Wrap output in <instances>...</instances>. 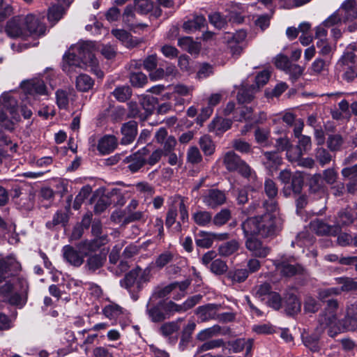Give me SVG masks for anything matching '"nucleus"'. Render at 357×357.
I'll list each match as a JSON object with an SVG mask.
<instances>
[{"mask_svg": "<svg viewBox=\"0 0 357 357\" xmlns=\"http://www.w3.org/2000/svg\"><path fill=\"white\" fill-rule=\"evenodd\" d=\"M264 214L247 218L241 224L244 236L256 234L269 237L275 234L280 229L281 218L279 216V206L277 200L263 202Z\"/></svg>", "mask_w": 357, "mask_h": 357, "instance_id": "obj_1", "label": "nucleus"}, {"mask_svg": "<svg viewBox=\"0 0 357 357\" xmlns=\"http://www.w3.org/2000/svg\"><path fill=\"white\" fill-rule=\"evenodd\" d=\"M92 48L93 46L89 43H82L71 47L69 52L63 56L64 70H66L67 66L69 68L91 67L98 77L102 78L104 73L98 68V61L92 52ZM68 71H70V69Z\"/></svg>", "mask_w": 357, "mask_h": 357, "instance_id": "obj_2", "label": "nucleus"}, {"mask_svg": "<svg viewBox=\"0 0 357 357\" xmlns=\"http://www.w3.org/2000/svg\"><path fill=\"white\" fill-rule=\"evenodd\" d=\"M29 289L27 281L22 278H13L0 286V298L2 301L22 307L26 302Z\"/></svg>", "mask_w": 357, "mask_h": 357, "instance_id": "obj_3", "label": "nucleus"}, {"mask_svg": "<svg viewBox=\"0 0 357 357\" xmlns=\"http://www.w3.org/2000/svg\"><path fill=\"white\" fill-rule=\"evenodd\" d=\"M151 266L144 269L137 266L125 275L124 278L121 280L120 284L128 291L134 301H137L139 298L137 294L151 280Z\"/></svg>", "mask_w": 357, "mask_h": 357, "instance_id": "obj_4", "label": "nucleus"}, {"mask_svg": "<svg viewBox=\"0 0 357 357\" xmlns=\"http://www.w3.org/2000/svg\"><path fill=\"white\" fill-rule=\"evenodd\" d=\"M17 101L9 93H4L0 97V126L12 131L15 121H20Z\"/></svg>", "mask_w": 357, "mask_h": 357, "instance_id": "obj_5", "label": "nucleus"}, {"mask_svg": "<svg viewBox=\"0 0 357 357\" xmlns=\"http://www.w3.org/2000/svg\"><path fill=\"white\" fill-rule=\"evenodd\" d=\"M223 164L229 172H238L246 178L256 177L255 172L234 151L227 152L223 157Z\"/></svg>", "mask_w": 357, "mask_h": 357, "instance_id": "obj_6", "label": "nucleus"}, {"mask_svg": "<svg viewBox=\"0 0 357 357\" xmlns=\"http://www.w3.org/2000/svg\"><path fill=\"white\" fill-rule=\"evenodd\" d=\"M356 56L352 51H346L336 64V70L342 73V78L347 82L357 77Z\"/></svg>", "mask_w": 357, "mask_h": 357, "instance_id": "obj_7", "label": "nucleus"}, {"mask_svg": "<svg viewBox=\"0 0 357 357\" xmlns=\"http://www.w3.org/2000/svg\"><path fill=\"white\" fill-rule=\"evenodd\" d=\"M149 153V150L146 147H144L127 156L124 159V162L128 165L127 168L132 173L139 172L146 164V157Z\"/></svg>", "mask_w": 357, "mask_h": 357, "instance_id": "obj_8", "label": "nucleus"}, {"mask_svg": "<svg viewBox=\"0 0 357 357\" xmlns=\"http://www.w3.org/2000/svg\"><path fill=\"white\" fill-rule=\"evenodd\" d=\"M44 17V15H27L24 17L25 28L32 35L37 36H44L47 31V26L42 22Z\"/></svg>", "mask_w": 357, "mask_h": 357, "instance_id": "obj_9", "label": "nucleus"}, {"mask_svg": "<svg viewBox=\"0 0 357 357\" xmlns=\"http://www.w3.org/2000/svg\"><path fill=\"white\" fill-rule=\"evenodd\" d=\"M20 264L13 257L0 259V283L7 278H14L20 270Z\"/></svg>", "mask_w": 357, "mask_h": 357, "instance_id": "obj_10", "label": "nucleus"}, {"mask_svg": "<svg viewBox=\"0 0 357 357\" xmlns=\"http://www.w3.org/2000/svg\"><path fill=\"white\" fill-rule=\"evenodd\" d=\"M255 234L245 236L246 238L245 247L257 257H266L269 253V248L264 245L261 241L255 236Z\"/></svg>", "mask_w": 357, "mask_h": 357, "instance_id": "obj_11", "label": "nucleus"}, {"mask_svg": "<svg viewBox=\"0 0 357 357\" xmlns=\"http://www.w3.org/2000/svg\"><path fill=\"white\" fill-rule=\"evenodd\" d=\"M107 242V236L106 235L100 237H96L93 240H84L77 244V248L82 252L85 256H88L89 253L96 252L102 245Z\"/></svg>", "mask_w": 357, "mask_h": 357, "instance_id": "obj_12", "label": "nucleus"}, {"mask_svg": "<svg viewBox=\"0 0 357 357\" xmlns=\"http://www.w3.org/2000/svg\"><path fill=\"white\" fill-rule=\"evenodd\" d=\"M203 202L211 208H215L226 202L225 192L218 189H210L202 196Z\"/></svg>", "mask_w": 357, "mask_h": 357, "instance_id": "obj_13", "label": "nucleus"}, {"mask_svg": "<svg viewBox=\"0 0 357 357\" xmlns=\"http://www.w3.org/2000/svg\"><path fill=\"white\" fill-rule=\"evenodd\" d=\"M25 24L24 17H15L8 21L6 26V32L7 35L13 38H16L24 36Z\"/></svg>", "mask_w": 357, "mask_h": 357, "instance_id": "obj_14", "label": "nucleus"}, {"mask_svg": "<svg viewBox=\"0 0 357 357\" xmlns=\"http://www.w3.org/2000/svg\"><path fill=\"white\" fill-rule=\"evenodd\" d=\"M64 259L75 267H79L84 261L85 255L71 245H65L63 248Z\"/></svg>", "mask_w": 357, "mask_h": 357, "instance_id": "obj_15", "label": "nucleus"}, {"mask_svg": "<svg viewBox=\"0 0 357 357\" xmlns=\"http://www.w3.org/2000/svg\"><path fill=\"white\" fill-rule=\"evenodd\" d=\"M218 309V305L208 303L199 306L195 310V314L202 322H204L211 319H219L217 314Z\"/></svg>", "mask_w": 357, "mask_h": 357, "instance_id": "obj_16", "label": "nucleus"}, {"mask_svg": "<svg viewBox=\"0 0 357 357\" xmlns=\"http://www.w3.org/2000/svg\"><path fill=\"white\" fill-rule=\"evenodd\" d=\"M342 331H354L357 329V312L351 305L347 307L344 317L339 321Z\"/></svg>", "mask_w": 357, "mask_h": 357, "instance_id": "obj_17", "label": "nucleus"}, {"mask_svg": "<svg viewBox=\"0 0 357 357\" xmlns=\"http://www.w3.org/2000/svg\"><path fill=\"white\" fill-rule=\"evenodd\" d=\"M23 91L30 95H46L47 89L44 82L40 79H33L23 82L21 84Z\"/></svg>", "mask_w": 357, "mask_h": 357, "instance_id": "obj_18", "label": "nucleus"}, {"mask_svg": "<svg viewBox=\"0 0 357 357\" xmlns=\"http://www.w3.org/2000/svg\"><path fill=\"white\" fill-rule=\"evenodd\" d=\"M298 138V144L296 149L295 150V153H292V151H288L287 152V155L291 161H296V160L302 156L303 153H305L311 149L312 142L310 137L307 135H302Z\"/></svg>", "mask_w": 357, "mask_h": 357, "instance_id": "obj_19", "label": "nucleus"}, {"mask_svg": "<svg viewBox=\"0 0 357 357\" xmlns=\"http://www.w3.org/2000/svg\"><path fill=\"white\" fill-rule=\"evenodd\" d=\"M310 228L318 235L335 236L339 227L335 225H329L322 220L316 219L310 222Z\"/></svg>", "mask_w": 357, "mask_h": 357, "instance_id": "obj_20", "label": "nucleus"}, {"mask_svg": "<svg viewBox=\"0 0 357 357\" xmlns=\"http://www.w3.org/2000/svg\"><path fill=\"white\" fill-rule=\"evenodd\" d=\"M303 185V178L298 174H293V178L289 182L285 183L282 188V193L287 197L291 194H300Z\"/></svg>", "mask_w": 357, "mask_h": 357, "instance_id": "obj_21", "label": "nucleus"}, {"mask_svg": "<svg viewBox=\"0 0 357 357\" xmlns=\"http://www.w3.org/2000/svg\"><path fill=\"white\" fill-rule=\"evenodd\" d=\"M69 211L68 208L58 210L52 217V220L47 221L45 224L48 229L53 230L58 225L66 227L69 220Z\"/></svg>", "mask_w": 357, "mask_h": 357, "instance_id": "obj_22", "label": "nucleus"}, {"mask_svg": "<svg viewBox=\"0 0 357 357\" xmlns=\"http://www.w3.org/2000/svg\"><path fill=\"white\" fill-rule=\"evenodd\" d=\"M121 133L123 135L121 144H129L132 143L137 134V123L135 121H130L123 124Z\"/></svg>", "mask_w": 357, "mask_h": 357, "instance_id": "obj_23", "label": "nucleus"}, {"mask_svg": "<svg viewBox=\"0 0 357 357\" xmlns=\"http://www.w3.org/2000/svg\"><path fill=\"white\" fill-rule=\"evenodd\" d=\"M85 264V268L90 272H95L100 268L106 261V253L100 252L93 255H89Z\"/></svg>", "mask_w": 357, "mask_h": 357, "instance_id": "obj_24", "label": "nucleus"}, {"mask_svg": "<svg viewBox=\"0 0 357 357\" xmlns=\"http://www.w3.org/2000/svg\"><path fill=\"white\" fill-rule=\"evenodd\" d=\"M277 268L283 276L288 278L297 274H301L304 271V268L301 264H292L285 261L279 263L277 265Z\"/></svg>", "mask_w": 357, "mask_h": 357, "instance_id": "obj_25", "label": "nucleus"}, {"mask_svg": "<svg viewBox=\"0 0 357 357\" xmlns=\"http://www.w3.org/2000/svg\"><path fill=\"white\" fill-rule=\"evenodd\" d=\"M146 313L153 322H161L167 319L162 308V302L151 305L150 301H149L146 305Z\"/></svg>", "mask_w": 357, "mask_h": 357, "instance_id": "obj_26", "label": "nucleus"}, {"mask_svg": "<svg viewBox=\"0 0 357 357\" xmlns=\"http://www.w3.org/2000/svg\"><path fill=\"white\" fill-rule=\"evenodd\" d=\"M284 310L288 315H294L301 311V303L294 294H287L284 298Z\"/></svg>", "mask_w": 357, "mask_h": 357, "instance_id": "obj_27", "label": "nucleus"}, {"mask_svg": "<svg viewBox=\"0 0 357 357\" xmlns=\"http://www.w3.org/2000/svg\"><path fill=\"white\" fill-rule=\"evenodd\" d=\"M69 7H66L63 4H53L49 7L47 10V20L50 23L54 26L65 15L66 10Z\"/></svg>", "mask_w": 357, "mask_h": 357, "instance_id": "obj_28", "label": "nucleus"}, {"mask_svg": "<svg viewBox=\"0 0 357 357\" xmlns=\"http://www.w3.org/2000/svg\"><path fill=\"white\" fill-rule=\"evenodd\" d=\"M263 165L269 171H273L282 164V158L275 151H266L264 153Z\"/></svg>", "mask_w": 357, "mask_h": 357, "instance_id": "obj_29", "label": "nucleus"}, {"mask_svg": "<svg viewBox=\"0 0 357 357\" xmlns=\"http://www.w3.org/2000/svg\"><path fill=\"white\" fill-rule=\"evenodd\" d=\"M344 21H352L357 17L354 0H346L338 10Z\"/></svg>", "mask_w": 357, "mask_h": 357, "instance_id": "obj_30", "label": "nucleus"}, {"mask_svg": "<svg viewBox=\"0 0 357 357\" xmlns=\"http://www.w3.org/2000/svg\"><path fill=\"white\" fill-rule=\"evenodd\" d=\"M116 146V139L112 135H105L102 137L98 144V150L102 154H109L113 151Z\"/></svg>", "mask_w": 357, "mask_h": 357, "instance_id": "obj_31", "label": "nucleus"}, {"mask_svg": "<svg viewBox=\"0 0 357 357\" xmlns=\"http://www.w3.org/2000/svg\"><path fill=\"white\" fill-rule=\"evenodd\" d=\"M125 312V310L115 303H110L102 308V314L110 320H117Z\"/></svg>", "mask_w": 357, "mask_h": 357, "instance_id": "obj_32", "label": "nucleus"}, {"mask_svg": "<svg viewBox=\"0 0 357 357\" xmlns=\"http://www.w3.org/2000/svg\"><path fill=\"white\" fill-rule=\"evenodd\" d=\"M206 24L205 17L203 15H197L193 19L185 22L183 28L187 32H193L202 29Z\"/></svg>", "mask_w": 357, "mask_h": 357, "instance_id": "obj_33", "label": "nucleus"}, {"mask_svg": "<svg viewBox=\"0 0 357 357\" xmlns=\"http://www.w3.org/2000/svg\"><path fill=\"white\" fill-rule=\"evenodd\" d=\"M178 45L191 54H197L200 51V44L194 41L191 37L185 36L179 38Z\"/></svg>", "mask_w": 357, "mask_h": 357, "instance_id": "obj_34", "label": "nucleus"}, {"mask_svg": "<svg viewBox=\"0 0 357 357\" xmlns=\"http://www.w3.org/2000/svg\"><path fill=\"white\" fill-rule=\"evenodd\" d=\"M256 91L255 85L243 86L237 93V100L239 103L244 104L251 102Z\"/></svg>", "mask_w": 357, "mask_h": 357, "instance_id": "obj_35", "label": "nucleus"}, {"mask_svg": "<svg viewBox=\"0 0 357 357\" xmlns=\"http://www.w3.org/2000/svg\"><path fill=\"white\" fill-rule=\"evenodd\" d=\"M355 220L353 209L347 207L340 210L337 213V224L340 226H348L351 225Z\"/></svg>", "mask_w": 357, "mask_h": 357, "instance_id": "obj_36", "label": "nucleus"}, {"mask_svg": "<svg viewBox=\"0 0 357 357\" xmlns=\"http://www.w3.org/2000/svg\"><path fill=\"white\" fill-rule=\"evenodd\" d=\"M140 104L144 109V112H142L144 115H141V121H145L153 113L156 104V98L153 96H145L141 100Z\"/></svg>", "mask_w": 357, "mask_h": 357, "instance_id": "obj_37", "label": "nucleus"}, {"mask_svg": "<svg viewBox=\"0 0 357 357\" xmlns=\"http://www.w3.org/2000/svg\"><path fill=\"white\" fill-rule=\"evenodd\" d=\"M231 124L232 121L230 119L217 117L212 121L211 124V130L213 129L216 134H220L229 130L231 128Z\"/></svg>", "mask_w": 357, "mask_h": 357, "instance_id": "obj_38", "label": "nucleus"}, {"mask_svg": "<svg viewBox=\"0 0 357 357\" xmlns=\"http://www.w3.org/2000/svg\"><path fill=\"white\" fill-rule=\"evenodd\" d=\"M195 222L201 227H206L213 222L212 213L206 211H198L192 214Z\"/></svg>", "mask_w": 357, "mask_h": 357, "instance_id": "obj_39", "label": "nucleus"}, {"mask_svg": "<svg viewBox=\"0 0 357 357\" xmlns=\"http://www.w3.org/2000/svg\"><path fill=\"white\" fill-rule=\"evenodd\" d=\"M314 158L319 164L324 167L331 162L333 155L329 151L323 147H318L314 150Z\"/></svg>", "mask_w": 357, "mask_h": 357, "instance_id": "obj_40", "label": "nucleus"}, {"mask_svg": "<svg viewBox=\"0 0 357 357\" xmlns=\"http://www.w3.org/2000/svg\"><path fill=\"white\" fill-rule=\"evenodd\" d=\"M93 84L94 82L92 78L86 74H81L76 79V88L80 91H88Z\"/></svg>", "mask_w": 357, "mask_h": 357, "instance_id": "obj_41", "label": "nucleus"}, {"mask_svg": "<svg viewBox=\"0 0 357 357\" xmlns=\"http://www.w3.org/2000/svg\"><path fill=\"white\" fill-rule=\"evenodd\" d=\"M344 142V139L341 135L331 134L327 137L326 144L331 151H338L341 149Z\"/></svg>", "mask_w": 357, "mask_h": 357, "instance_id": "obj_42", "label": "nucleus"}, {"mask_svg": "<svg viewBox=\"0 0 357 357\" xmlns=\"http://www.w3.org/2000/svg\"><path fill=\"white\" fill-rule=\"evenodd\" d=\"M221 333V327L219 325H214L211 327L201 331L197 335V340L204 342Z\"/></svg>", "mask_w": 357, "mask_h": 357, "instance_id": "obj_43", "label": "nucleus"}, {"mask_svg": "<svg viewBox=\"0 0 357 357\" xmlns=\"http://www.w3.org/2000/svg\"><path fill=\"white\" fill-rule=\"evenodd\" d=\"M112 93L119 102H124L130 98L132 89L129 86H121L116 87Z\"/></svg>", "mask_w": 357, "mask_h": 357, "instance_id": "obj_44", "label": "nucleus"}, {"mask_svg": "<svg viewBox=\"0 0 357 357\" xmlns=\"http://www.w3.org/2000/svg\"><path fill=\"white\" fill-rule=\"evenodd\" d=\"M204 342L203 344L197 347L198 353H203L225 346V342L222 339L210 340Z\"/></svg>", "mask_w": 357, "mask_h": 357, "instance_id": "obj_45", "label": "nucleus"}, {"mask_svg": "<svg viewBox=\"0 0 357 357\" xmlns=\"http://www.w3.org/2000/svg\"><path fill=\"white\" fill-rule=\"evenodd\" d=\"M135 14L132 6L128 5L126 7L124 12L122 15L123 21L130 27L141 26L146 27V25L144 24L135 23Z\"/></svg>", "mask_w": 357, "mask_h": 357, "instance_id": "obj_46", "label": "nucleus"}, {"mask_svg": "<svg viewBox=\"0 0 357 357\" xmlns=\"http://www.w3.org/2000/svg\"><path fill=\"white\" fill-rule=\"evenodd\" d=\"M239 243L236 240H232L220 245L218 251L222 256H229L238 250Z\"/></svg>", "mask_w": 357, "mask_h": 357, "instance_id": "obj_47", "label": "nucleus"}, {"mask_svg": "<svg viewBox=\"0 0 357 357\" xmlns=\"http://www.w3.org/2000/svg\"><path fill=\"white\" fill-rule=\"evenodd\" d=\"M336 282L341 285V291H351L357 290V281L348 277H340L335 279Z\"/></svg>", "mask_w": 357, "mask_h": 357, "instance_id": "obj_48", "label": "nucleus"}, {"mask_svg": "<svg viewBox=\"0 0 357 357\" xmlns=\"http://www.w3.org/2000/svg\"><path fill=\"white\" fill-rule=\"evenodd\" d=\"M264 192L266 196L268 197V199L265 200L264 202L276 200L275 197L278 194V188L275 181L271 178L266 179L264 182Z\"/></svg>", "mask_w": 357, "mask_h": 357, "instance_id": "obj_49", "label": "nucleus"}, {"mask_svg": "<svg viewBox=\"0 0 357 357\" xmlns=\"http://www.w3.org/2000/svg\"><path fill=\"white\" fill-rule=\"evenodd\" d=\"M213 243L212 233L201 231L195 239L197 246L202 248H209L212 246Z\"/></svg>", "mask_w": 357, "mask_h": 357, "instance_id": "obj_50", "label": "nucleus"}, {"mask_svg": "<svg viewBox=\"0 0 357 357\" xmlns=\"http://www.w3.org/2000/svg\"><path fill=\"white\" fill-rule=\"evenodd\" d=\"M329 65L328 59L322 58H317L312 63L310 70L312 75H320L326 70L327 66Z\"/></svg>", "mask_w": 357, "mask_h": 357, "instance_id": "obj_51", "label": "nucleus"}, {"mask_svg": "<svg viewBox=\"0 0 357 357\" xmlns=\"http://www.w3.org/2000/svg\"><path fill=\"white\" fill-rule=\"evenodd\" d=\"M199 144L201 149L205 155H211L214 153L215 144L209 136L204 135L201 137Z\"/></svg>", "mask_w": 357, "mask_h": 357, "instance_id": "obj_52", "label": "nucleus"}, {"mask_svg": "<svg viewBox=\"0 0 357 357\" xmlns=\"http://www.w3.org/2000/svg\"><path fill=\"white\" fill-rule=\"evenodd\" d=\"M208 20L210 23L218 29L225 28L227 24V18L218 12L209 15Z\"/></svg>", "mask_w": 357, "mask_h": 357, "instance_id": "obj_53", "label": "nucleus"}, {"mask_svg": "<svg viewBox=\"0 0 357 357\" xmlns=\"http://www.w3.org/2000/svg\"><path fill=\"white\" fill-rule=\"evenodd\" d=\"M130 82L134 87H143L148 82V78L145 74L142 72L132 73L130 75Z\"/></svg>", "mask_w": 357, "mask_h": 357, "instance_id": "obj_54", "label": "nucleus"}, {"mask_svg": "<svg viewBox=\"0 0 357 357\" xmlns=\"http://www.w3.org/2000/svg\"><path fill=\"white\" fill-rule=\"evenodd\" d=\"M337 319L336 314H329L326 310H324L323 313L319 315L318 321L321 328L330 326L331 324L335 322Z\"/></svg>", "mask_w": 357, "mask_h": 357, "instance_id": "obj_55", "label": "nucleus"}, {"mask_svg": "<svg viewBox=\"0 0 357 357\" xmlns=\"http://www.w3.org/2000/svg\"><path fill=\"white\" fill-rule=\"evenodd\" d=\"M231 218V211L228 208H223L215 214L213 218V223L216 226L225 225Z\"/></svg>", "mask_w": 357, "mask_h": 357, "instance_id": "obj_56", "label": "nucleus"}, {"mask_svg": "<svg viewBox=\"0 0 357 357\" xmlns=\"http://www.w3.org/2000/svg\"><path fill=\"white\" fill-rule=\"evenodd\" d=\"M158 63V56L156 54H153L147 56L142 62L139 63V66H142L146 70L150 72L157 68Z\"/></svg>", "mask_w": 357, "mask_h": 357, "instance_id": "obj_57", "label": "nucleus"}, {"mask_svg": "<svg viewBox=\"0 0 357 357\" xmlns=\"http://www.w3.org/2000/svg\"><path fill=\"white\" fill-rule=\"evenodd\" d=\"M249 272L245 268L236 269L234 271H230L228 273V277L233 282H243L248 277Z\"/></svg>", "mask_w": 357, "mask_h": 357, "instance_id": "obj_58", "label": "nucleus"}, {"mask_svg": "<svg viewBox=\"0 0 357 357\" xmlns=\"http://www.w3.org/2000/svg\"><path fill=\"white\" fill-rule=\"evenodd\" d=\"M316 45L319 55L326 56V59L331 58L332 47L327 40H318Z\"/></svg>", "mask_w": 357, "mask_h": 357, "instance_id": "obj_59", "label": "nucleus"}, {"mask_svg": "<svg viewBox=\"0 0 357 357\" xmlns=\"http://www.w3.org/2000/svg\"><path fill=\"white\" fill-rule=\"evenodd\" d=\"M153 7V2L151 0H135V10L140 14L148 13Z\"/></svg>", "mask_w": 357, "mask_h": 357, "instance_id": "obj_60", "label": "nucleus"}, {"mask_svg": "<svg viewBox=\"0 0 357 357\" xmlns=\"http://www.w3.org/2000/svg\"><path fill=\"white\" fill-rule=\"evenodd\" d=\"M187 160L191 164H198L202 160V156L199 149L196 146H191L187 151Z\"/></svg>", "mask_w": 357, "mask_h": 357, "instance_id": "obj_61", "label": "nucleus"}, {"mask_svg": "<svg viewBox=\"0 0 357 357\" xmlns=\"http://www.w3.org/2000/svg\"><path fill=\"white\" fill-rule=\"evenodd\" d=\"M266 300L267 305L273 309L278 310L281 308L282 299L278 293L273 291Z\"/></svg>", "mask_w": 357, "mask_h": 357, "instance_id": "obj_62", "label": "nucleus"}, {"mask_svg": "<svg viewBox=\"0 0 357 357\" xmlns=\"http://www.w3.org/2000/svg\"><path fill=\"white\" fill-rule=\"evenodd\" d=\"M210 269L211 272L216 275H222L227 270L226 262L222 259H217L213 260L210 264Z\"/></svg>", "mask_w": 357, "mask_h": 357, "instance_id": "obj_63", "label": "nucleus"}, {"mask_svg": "<svg viewBox=\"0 0 357 357\" xmlns=\"http://www.w3.org/2000/svg\"><path fill=\"white\" fill-rule=\"evenodd\" d=\"M173 257V254L169 251L162 252L156 258L155 266L159 268H162L170 263L172 261Z\"/></svg>", "mask_w": 357, "mask_h": 357, "instance_id": "obj_64", "label": "nucleus"}]
</instances>
